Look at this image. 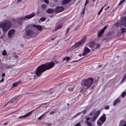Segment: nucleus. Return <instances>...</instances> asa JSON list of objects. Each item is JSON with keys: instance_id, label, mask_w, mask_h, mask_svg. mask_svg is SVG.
<instances>
[{"instance_id": "4c0bfd02", "label": "nucleus", "mask_w": 126, "mask_h": 126, "mask_svg": "<svg viewBox=\"0 0 126 126\" xmlns=\"http://www.w3.org/2000/svg\"><path fill=\"white\" fill-rule=\"evenodd\" d=\"M89 2V0H86V1L85 3V6H84V8H85V6H86V5L88 4V3Z\"/></svg>"}, {"instance_id": "20e7f679", "label": "nucleus", "mask_w": 126, "mask_h": 126, "mask_svg": "<svg viewBox=\"0 0 126 126\" xmlns=\"http://www.w3.org/2000/svg\"><path fill=\"white\" fill-rule=\"evenodd\" d=\"M86 38L84 37L82 38L81 40L76 43L73 46V47H74L75 48L77 47L82 45L85 41Z\"/></svg>"}, {"instance_id": "6ab92c4d", "label": "nucleus", "mask_w": 126, "mask_h": 126, "mask_svg": "<svg viewBox=\"0 0 126 126\" xmlns=\"http://www.w3.org/2000/svg\"><path fill=\"white\" fill-rule=\"evenodd\" d=\"M32 26H33L36 28L39 31H41L42 29V26L40 25H33Z\"/></svg>"}, {"instance_id": "6e6d98bb", "label": "nucleus", "mask_w": 126, "mask_h": 126, "mask_svg": "<svg viewBox=\"0 0 126 126\" xmlns=\"http://www.w3.org/2000/svg\"><path fill=\"white\" fill-rule=\"evenodd\" d=\"M101 12L100 11H99V12H98V15H99L100 14H101Z\"/></svg>"}, {"instance_id": "864d4df0", "label": "nucleus", "mask_w": 126, "mask_h": 126, "mask_svg": "<svg viewBox=\"0 0 126 126\" xmlns=\"http://www.w3.org/2000/svg\"><path fill=\"white\" fill-rule=\"evenodd\" d=\"M8 124V122H6L4 123L2 125H6Z\"/></svg>"}, {"instance_id": "423d86ee", "label": "nucleus", "mask_w": 126, "mask_h": 126, "mask_svg": "<svg viewBox=\"0 0 126 126\" xmlns=\"http://www.w3.org/2000/svg\"><path fill=\"white\" fill-rule=\"evenodd\" d=\"M100 113V111L98 110L93 115L92 117L91 118V120L93 121H94L97 118Z\"/></svg>"}, {"instance_id": "a211bd4d", "label": "nucleus", "mask_w": 126, "mask_h": 126, "mask_svg": "<svg viewBox=\"0 0 126 126\" xmlns=\"http://www.w3.org/2000/svg\"><path fill=\"white\" fill-rule=\"evenodd\" d=\"M49 111H47L45 112L43 114H42V115L40 116L38 118V119L39 120H41L47 114L49 113Z\"/></svg>"}, {"instance_id": "9b49d317", "label": "nucleus", "mask_w": 126, "mask_h": 126, "mask_svg": "<svg viewBox=\"0 0 126 126\" xmlns=\"http://www.w3.org/2000/svg\"><path fill=\"white\" fill-rule=\"evenodd\" d=\"M64 10V7H58L55 10V11L57 13H59L63 11Z\"/></svg>"}, {"instance_id": "ea45409f", "label": "nucleus", "mask_w": 126, "mask_h": 126, "mask_svg": "<svg viewBox=\"0 0 126 126\" xmlns=\"http://www.w3.org/2000/svg\"><path fill=\"white\" fill-rule=\"evenodd\" d=\"M6 54V51L5 50H4L3 51L2 54L3 55H5Z\"/></svg>"}, {"instance_id": "0eeeda50", "label": "nucleus", "mask_w": 126, "mask_h": 126, "mask_svg": "<svg viewBox=\"0 0 126 126\" xmlns=\"http://www.w3.org/2000/svg\"><path fill=\"white\" fill-rule=\"evenodd\" d=\"M89 46L92 50L97 49L99 47V44L98 43H94L92 42L90 44Z\"/></svg>"}, {"instance_id": "8fccbe9b", "label": "nucleus", "mask_w": 126, "mask_h": 126, "mask_svg": "<svg viewBox=\"0 0 126 126\" xmlns=\"http://www.w3.org/2000/svg\"><path fill=\"white\" fill-rule=\"evenodd\" d=\"M14 57L16 59H18V58L19 57L17 56L16 55H15L14 56Z\"/></svg>"}, {"instance_id": "1a4fd4ad", "label": "nucleus", "mask_w": 126, "mask_h": 126, "mask_svg": "<svg viewBox=\"0 0 126 126\" xmlns=\"http://www.w3.org/2000/svg\"><path fill=\"white\" fill-rule=\"evenodd\" d=\"M34 110H32L30 112L27 113L25 115L21 116L19 117H18V118H16V119H18L20 118H26L27 117L30 116L32 113V112Z\"/></svg>"}, {"instance_id": "c756f323", "label": "nucleus", "mask_w": 126, "mask_h": 126, "mask_svg": "<svg viewBox=\"0 0 126 126\" xmlns=\"http://www.w3.org/2000/svg\"><path fill=\"white\" fill-rule=\"evenodd\" d=\"M12 65H8V66H6L5 65V68L6 69H9L12 68Z\"/></svg>"}, {"instance_id": "72a5a7b5", "label": "nucleus", "mask_w": 126, "mask_h": 126, "mask_svg": "<svg viewBox=\"0 0 126 126\" xmlns=\"http://www.w3.org/2000/svg\"><path fill=\"white\" fill-rule=\"evenodd\" d=\"M126 79V72L125 73V75H124L123 77V78L122 80V81H123L124 80Z\"/></svg>"}, {"instance_id": "5701e85b", "label": "nucleus", "mask_w": 126, "mask_h": 126, "mask_svg": "<svg viewBox=\"0 0 126 126\" xmlns=\"http://www.w3.org/2000/svg\"><path fill=\"white\" fill-rule=\"evenodd\" d=\"M54 10L53 9H49L47 10V12L49 14L52 13L53 12Z\"/></svg>"}, {"instance_id": "7c9ffc66", "label": "nucleus", "mask_w": 126, "mask_h": 126, "mask_svg": "<svg viewBox=\"0 0 126 126\" xmlns=\"http://www.w3.org/2000/svg\"><path fill=\"white\" fill-rule=\"evenodd\" d=\"M46 18L43 17L40 19V20L42 21H43L46 20Z\"/></svg>"}, {"instance_id": "f3484780", "label": "nucleus", "mask_w": 126, "mask_h": 126, "mask_svg": "<svg viewBox=\"0 0 126 126\" xmlns=\"http://www.w3.org/2000/svg\"><path fill=\"white\" fill-rule=\"evenodd\" d=\"M119 126H126V121L121 120L120 122Z\"/></svg>"}, {"instance_id": "69168bd1", "label": "nucleus", "mask_w": 126, "mask_h": 126, "mask_svg": "<svg viewBox=\"0 0 126 126\" xmlns=\"http://www.w3.org/2000/svg\"><path fill=\"white\" fill-rule=\"evenodd\" d=\"M84 11H83L82 12V14H84Z\"/></svg>"}, {"instance_id": "412c9836", "label": "nucleus", "mask_w": 126, "mask_h": 126, "mask_svg": "<svg viewBox=\"0 0 126 126\" xmlns=\"http://www.w3.org/2000/svg\"><path fill=\"white\" fill-rule=\"evenodd\" d=\"M17 96H15L14 97L10 100L9 103H14L17 100Z\"/></svg>"}, {"instance_id": "473e14b6", "label": "nucleus", "mask_w": 126, "mask_h": 126, "mask_svg": "<svg viewBox=\"0 0 126 126\" xmlns=\"http://www.w3.org/2000/svg\"><path fill=\"white\" fill-rule=\"evenodd\" d=\"M126 95V92H123L122 93V96L123 98Z\"/></svg>"}, {"instance_id": "c9c22d12", "label": "nucleus", "mask_w": 126, "mask_h": 126, "mask_svg": "<svg viewBox=\"0 0 126 126\" xmlns=\"http://www.w3.org/2000/svg\"><path fill=\"white\" fill-rule=\"evenodd\" d=\"M125 0H123L122 1H120V3L118 5H120L121 4L123 3L125 1Z\"/></svg>"}, {"instance_id": "ddd939ff", "label": "nucleus", "mask_w": 126, "mask_h": 126, "mask_svg": "<svg viewBox=\"0 0 126 126\" xmlns=\"http://www.w3.org/2000/svg\"><path fill=\"white\" fill-rule=\"evenodd\" d=\"M33 31L31 30H28L26 32V35L28 36H30L33 34Z\"/></svg>"}, {"instance_id": "39448f33", "label": "nucleus", "mask_w": 126, "mask_h": 126, "mask_svg": "<svg viewBox=\"0 0 126 126\" xmlns=\"http://www.w3.org/2000/svg\"><path fill=\"white\" fill-rule=\"evenodd\" d=\"M35 16V13L33 12L31 14L29 15H27L24 17H20V19L21 20H27L33 17L34 16Z\"/></svg>"}, {"instance_id": "37998d69", "label": "nucleus", "mask_w": 126, "mask_h": 126, "mask_svg": "<svg viewBox=\"0 0 126 126\" xmlns=\"http://www.w3.org/2000/svg\"><path fill=\"white\" fill-rule=\"evenodd\" d=\"M44 2L47 4H48L49 3L48 0H44Z\"/></svg>"}, {"instance_id": "2eb2a0df", "label": "nucleus", "mask_w": 126, "mask_h": 126, "mask_svg": "<svg viewBox=\"0 0 126 126\" xmlns=\"http://www.w3.org/2000/svg\"><path fill=\"white\" fill-rule=\"evenodd\" d=\"M106 115L105 114H103L99 119L102 121V122H104L106 120Z\"/></svg>"}, {"instance_id": "4be33fe9", "label": "nucleus", "mask_w": 126, "mask_h": 126, "mask_svg": "<svg viewBox=\"0 0 126 126\" xmlns=\"http://www.w3.org/2000/svg\"><path fill=\"white\" fill-rule=\"evenodd\" d=\"M71 0H63L62 2V4L63 5L69 3Z\"/></svg>"}, {"instance_id": "3c124183", "label": "nucleus", "mask_w": 126, "mask_h": 126, "mask_svg": "<svg viewBox=\"0 0 126 126\" xmlns=\"http://www.w3.org/2000/svg\"><path fill=\"white\" fill-rule=\"evenodd\" d=\"M94 112L93 111H91L89 114L90 115H92L93 114Z\"/></svg>"}, {"instance_id": "f257e3e1", "label": "nucleus", "mask_w": 126, "mask_h": 126, "mask_svg": "<svg viewBox=\"0 0 126 126\" xmlns=\"http://www.w3.org/2000/svg\"><path fill=\"white\" fill-rule=\"evenodd\" d=\"M54 63L52 62L47 63L39 66L36 70L35 74L38 76H40L45 71L52 68L54 66Z\"/></svg>"}, {"instance_id": "b1692460", "label": "nucleus", "mask_w": 126, "mask_h": 126, "mask_svg": "<svg viewBox=\"0 0 126 126\" xmlns=\"http://www.w3.org/2000/svg\"><path fill=\"white\" fill-rule=\"evenodd\" d=\"M104 123V122H102V121L101 120L99 119L97 121V125L99 126H101Z\"/></svg>"}, {"instance_id": "393cba45", "label": "nucleus", "mask_w": 126, "mask_h": 126, "mask_svg": "<svg viewBox=\"0 0 126 126\" xmlns=\"http://www.w3.org/2000/svg\"><path fill=\"white\" fill-rule=\"evenodd\" d=\"M120 101V99L119 98H117L114 101V102L113 104V105H115L117 103H118Z\"/></svg>"}, {"instance_id": "774afa93", "label": "nucleus", "mask_w": 126, "mask_h": 126, "mask_svg": "<svg viewBox=\"0 0 126 126\" xmlns=\"http://www.w3.org/2000/svg\"><path fill=\"white\" fill-rule=\"evenodd\" d=\"M109 8V6H108V8H107V9H108Z\"/></svg>"}, {"instance_id": "a19ab883", "label": "nucleus", "mask_w": 126, "mask_h": 126, "mask_svg": "<svg viewBox=\"0 0 126 126\" xmlns=\"http://www.w3.org/2000/svg\"><path fill=\"white\" fill-rule=\"evenodd\" d=\"M73 87H70L68 88V90L69 91H71L73 90Z\"/></svg>"}, {"instance_id": "e433bc0d", "label": "nucleus", "mask_w": 126, "mask_h": 126, "mask_svg": "<svg viewBox=\"0 0 126 126\" xmlns=\"http://www.w3.org/2000/svg\"><path fill=\"white\" fill-rule=\"evenodd\" d=\"M108 26V25L106 26L102 30H103L104 32V31L107 28Z\"/></svg>"}, {"instance_id": "de8ad7c7", "label": "nucleus", "mask_w": 126, "mask_h": 126, "mask_svg": "<svg viewBox=\"0 0 126 126\" xmlns=\"http://www.w3.org/2000/svg\"><path fill=\"white\" fill-rule=\"evenodd\" d=\"M106 6V5H105L104 6H103V7L102 8H101V9L100 10V11H101V12H102V11L103 10V9H104V7H105V6Z\"/></svg>"}, {"instance_id": "e2e57ef3", "label": "nucleus", "mask_w": 126, "mask_h": 126, "mask_svg": "<svg viewBox=\"0 0 126 126\" xmlns=\"http://www.w3.org/2000/svg\"><path fill=\"white\" fill-rule=\"evenodd\" d=\"M21 0H18L17 2H20L21 1Z\"/></svg>"}, {"instance_id": "052dcab7", "label": "nucleus", "mask_w": 126, "mask_h": 126, "mask_svg": "<svg viewBox=\"0 0 126 126\" xmlns=\"http://www.w3.org/2000/svg\"><path fill=\"white\" fill-rule=\"evenodd\" d=\"M47 103H43L41 105H46L47 104Z\"/></svg>"}, {"instance_id": "7ed1b4c3", "label": "nucleus", "mask_w": 126, "mask_h": 126, "mask_svg": "<svg viewBox=\"0 0 126 126\" xmlns=\"http://www.w3.org/2000/svg\"><path fill=\"white\" fill-rule=\"evenodd\" d=\"M12 23L10 21L6 23H0V28H1L4 32H6L11 27Z\"/></svg>"}, {"instance_id": "f8f14e48", "label": "nucleus", "mask_w": 126, "mask_h": 126, "mask_svg": "<svg viewBox=\"0 0 126 126\" xmlns=\"http://www.w3.org/2000/svg\"><path fill=\"white\" fill-rule=\"evenodd\" d=\"M34 73H29V78L30 80L36 79Z\"/></svg>"}, {"instance_id": "6e6552de", "label": "nucleus", "mask_w": 126, "mask_h": 126, "mask_svg": "<svg viewBox=\"0 0 126 126\" xmlns=\"http://www.w3.org/2000/svg\"><path fill=\"white\" fill-rule=\"evenodd\" d=\"M15 30L14 29H12L9 30L8 33V36L9 38H12L14 35Z\"/></svg>"}, {"instance_id": "f704fd0d", "label": "nucleus", "mask_w": 126, "mask_h": 126, "mask_svg": "<svg viewBox=\"0 0 126 126\" xmlns=\"http://www.w3.org/2000/svg\"><path fill=\"white\" fill-rule=\"evenodd\" d=\"M82 112H80L76 114L75 116H74L73 117V118H74L75 117H77L78 115H80L81 113H82Z\"/></svg>"}, {"instance_id": "49530a36", "label": "nucleus", "mask_w": 126, "mask_h": 126, "mask_svg": "<svg viewBox=\"0 0 126 126\" xmlns=\"http://www.w3.org/2000/svg\"><path fill=\"white\" fill-rule=\"evenodd\" d=\"M56 94V92L55 91H53V92H51L50 93V94H51V96H52V95H51V94Z\"/></svg>"}, {"instance_id": "58836bf2", "label": "nucleus", "mask_w": 126, "mask_h": 126, "mask_svg": "<svg viewBox=\"0 0 126 126\" xmlns=\"http://www.w3.org/2000/svg\"><path fill=\"white\" fill-rule=\"evenodd\" d=\"M109 106L108 105L104 107V108L106 110L108 109H109Z\"/></svg>"}, {"instance_id": "cd10ccee", "label": "nucleus", "mask_w": 126, "mask_h": 126, "mask_svg": "<svg viewBox=\"0 0 126 126\" xmlns=\"http://www.w3.org/2000/svg\"><path fill=\"white\" fill-rule=\"evenodd\" d=\"M70 59V58L69 57H65L63 59V61H64L65 60H66V61H68Z\"/></svg>"}, {"instance_id": "bb28decb", "label": "nucleus", "mask_w": 126, "mask_h": 126, "mask_svg": "<svg viewBox=\"0 0 126 126\" xmlns=\"http://www.w3.org/2000/svg\"><path fill=\"white\" fill-rule=\"evenodd\" d=\"M104 31L102 30L99 32L98 34V36L99 37L101 36L103 33Z\"/></svg>"}, {"instance_id": "2f4dec72", "label": "nucleus", "mask_w": 126, "mask_h": 126, "mask_svg": "<svg viewBox=\"0 0 126 126\" xmlns=\"http://www.w3.org/2000/svg\"><path fill=\"white\" fill-rule=\"evenodd\" d=\"M121 30L122 33H124L125 32H126V29L125 28H122L121 29Z\"/></svg>"}, {"instance_id": "79ce46f5", "label": "nucleus", "mask_w": 126, "mask_h": 126, "mask_svg": "<svg viewBox=\"0 0 126 126\" xmlns=\"http://www.w3.org/2000/svg\"><path fill=\"white\" fill-rule=\"evenodd\" d=\"M70 29V27H69L67 29L66 32V34H67L69 32Z\"/></svg>"}, {"instance_id": "a878e982", "label": "nucleus", "mask_w": 126, "mask_h": 126, "mask_svg": "<svg viewBox=\"0 0 126 126\" xmlns=\"http://www.w3.org/2000/svg\"><path fill=\"white\" fill-rule=\"evenodd\" d=\"M42 9L44 10H45L46 9L47 6L46 4H44L41 5Z\"/></svg>"}, {"instance_id": "603ef678", "label": "nucleus", "mask_w": 126, "mask_h": 126, "mask_svg": "<svg viewBox=\"0 0 126 126\" xmlns=\"http://www.w3.org/2000/svg\"><path fill=\"white\" fill-rule=\"evenodd\" d=\"M83 114H85L86 113V110H85L83 111Z\"/></svg>"}, {"instance_id": "aec40b11", "label": "nucleus", "mask_w": 126, "mask_h": 126, "mask_svg": "<svg viewBox=\"0 0 126 126\" xmlns=\"http://www.w3.org/2000/svg\"><path fill=\"white\" fill-rule=\"evenodd\" d=\"M63 26V24L61 23L53 31V32H55L57 31L58 29H59L62 28Z\"/></svg>"}, {"instance_id": "a18cd8bd", "label": "nucleus", "mask_w": 126, "mask_h": 126, "mask_svg": "<svg viewBox=\"0 0 126 126\" xmlns=\"http://www.w3.org/2000/svg\"><path fill=\"white\" fill-rule=\"evenodd\" d=\"M55 112H56L55 111H52L50 113V114H53L54 113H55Z\"/></svg>"}, {"instance_id": "bf43d9fd", "label": "nucleus", "mask_w": 126, "mask_h": 126, "mask_svg": "<svg viewBox=\"0 0 126 126\" xmlns=\"http://www.w3.org/2000/svg\"><path fill=\"white\" fill-rule=\"evenodd\" d=\"M14 118H16H16H18V117H17V116H14L13 117Z\"/></svg>"}, {"instance_id": "5fc2aeb1", "label": "nucleus", "mask_w": 126, "mask_h": 126, "mask_svg": "<svg viewBox=\"0 0 126 126\" xmlns=\"http://www.w3.org/2000/svg\"><path fill=\"white\" fill-rule=\"evenodd\" d=\"M4 81V79L3 78H2L0 80V82H2Z\"/></svg>"}, {"instance_id": "13d9d810", "label": "nucleus", "mask_w": 126, "mask_h": 126, "mask_svg": "<svg viewBox=\"0 0 126 126\" xmlns=\"http://www.w3.org/2000/svg\"><path fill=\"white\" fill-rule=\"evenodd\" d=\"M5 75V73H3L2 74V76L3 77Z\"/></svg>"}, {"instance_id": "4d7b16f0", "label": "nucleus", "mask_w": 126, "mask_h": 126, "mask_svg": "<svg viewBox=\"0 0 126 126\" xmlns=\"http://www.w3.org/2000/svg\"><path fill=\"white\" fill-rule=\"evenodd\" d=\"M103 66V65H99L98 66V68H100L101 67H102Z\"/></svg>"}, {"instance_id": "4468645a", "label": "nucleus", "mask_w": 126, "mask_h": 126, "mask_svg": "<svg viewBox=\"0 0 126 126\" xmlns=\"http://www.w3.org/2000/svg\"><path fill=\"white\" fill-rule=\"evenodd\" d=\"M121 24L122 25H125L126 27V16L124 17L121 21Z\"/></svg>"}, {"instance_id": "dca6fc26", "label": "nucleus", "mask_w": 126, "mask_h": 126, "mask_svg": "<svg viewBox=\"0 0 126 126\" xmlns=\"http://www.w3.org/2000/svg\"><path fill=\"white\" fill-rule=\"evenodd\" d=\"M90 118L89 117H87L86 118V122L88 126H92V124L91 122L88 121L90 120Z\"/></svg>"}, {"instance_id": "c03bdc74", "label": "nucleus", "mask_w": 126, "mask_h": 126, "mask_svg": "<svg viewBox=\"0 0 126 126\" xmlns=\"http://www.w3.org/2000/svg\"><path fill=\"white\" fill-rule=\"evenodd\" d=\"M84 58V57L82 58H81V59H79V60H76V61H73V62L74 63H75V62H78V61H79L80 60H81L82 59H83V58Z\"/></svg>"}, {"instance_id": "f03ea898", "label": "nucleus", "mask_w": 126, "mask_h": 126, "mask_svg": "<svg viewBox=\"0 0 126 126\" xmlns=\"http://www.w3.org/2000/svg\"><path fill=\"white\" fill-rule=\"evenodd\" d=\"M93 81V79L91 78L83 79L81 83L83 87L81 89L80 91L88 89L90 87Z\"/></svg>"}, {"instance_id": "338daca9", "label": "nucleus", "mask_w": 126, "mask_h": 126, "mask_svg": "<svg viewBox=\"0 0 126 126\" xmlns=\"http://www.w3.org/2000/svg\"><path fill=\"white\" fill-rule=\"evenodd\" d=\"M108 9H107V8H105V10H108Z\"/></svg>"}, {"instance_id": "c85d7f7f", "label": "nucleus", "mask_w": 126, "mask_h": 126, "mask_svg": "<svg viewBox=\"0 0 126 126\" xmlns=\"http://www.w3.org/2000/svg\"><path fill=\"white\" fill-rule=\"evenodd\" d=\"M20 83V82H17L16 83H14L13 84V87H16L17 86V84H18Z\"/></svg>"}, {"instance_id": "9d476101", "label": "nucleus", "mask_w": 126, "mask_h": 126, "mask_svg": "<svg viewBox=\"0 0 126 126\" xmlns=\"http://www.w3.org/2000/svg\"><path fill=\"white\" fill-rule=\"evenodd\" d=\"M90 49H89L87 47H84V51L82 54H82L83 56H84L87 55V53L90 52Z\"/></svg>"}, {"instance_id": "0e129e2a", "label": "nucleus", "mask_w": 126, "mask_h": 126, "mask_svg": "<svg viewBox=\"0 0 126 126\" xmlns=\"http://www.w3.org/2000/svg\"><path fill=\"white\" fill-rule=\"evenodd\" d=\"M96 0H92V1H93V2H94Z\"/></svg>"}, {"instance_id": "09e8293b", "label": "nucleus", "mask_w": 126, "mask_h": 126, "mask_svg": "<svg viewBox=\"0 0 126 126\" xmlns=\"http://www.w3.org/2000/svg\"><path fill=\"white\" fill-rule=\"evenodd\" d=\"M75 126H81L80 124L79 123H78L76 124Z\"/></svg>"}, {"instance_id": "680f3d73", "label": "nucleus", "mask_w": 126, "mask_h": 126, "mask_svg": "<svg viewBox=\"0 0 126 126\" xmlns=\"http://www.w3.org/2000/svg\"><path fill=\"white\" fill-rule=\"evenodd\" d=\"M115 26H118V25L117 24V23H116L115 24Z\"/></svg>"}]
</instances>
